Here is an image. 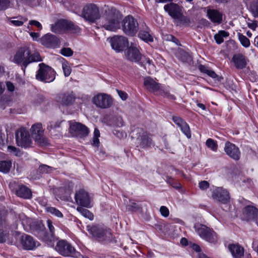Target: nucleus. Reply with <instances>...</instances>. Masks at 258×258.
Returning <instances> with one entry per match:
<instances>
[{
  "mask_svg": "<svg viewBox=\"0 0 258 258\" xmlns=\"http://www.w3.org/2000/svg\"><path fill=\"white\" fill-rule=\"evenodd\" d=\"M40 54L38 52L31 53L30 50L27 47L20 48L14 56L13 61L22 67L25 72V69L31 62L41 61Z\"/></svg>",
  "mask_w": 258,
  "mask_h": 258,
  "instance_id": "obj_1",
  "label": "nucleus"
},
{
  "mask_svg": "<svg viewBox=\"0 0 258 258\" xmlns=\"http://www.w3.org/2000/svg\"><path fill=\"white\" fill-rule=\"evenodd\" d=\"M121 17L119 13L111 9L106 12L101 20L102 26L106 30L115 31L120 28Z\"/></svg>",
  "mask_w": 258,
  "mask_h": 258,
  "instance_id": "obj_2",
  "label": "nucleus"
},
{
  "mask_svg": "<svg viewBox=\"0 0 258 258\" xmlns=\"http://www.w3.org/2000/svg\"><path fill=\"white\" fill-rule=\"evenodd\" d=\"M16 143L22 148L28 149L34 147V143L28 130L22 127L15 133Z\"/></svg>",
  "mask_w": 258,
  "mask_h": 258,
  "instance_id": "obj_3",
  "label": "nucleus"
},
{
  "mask_svg": "<svg viewBox=\"0 0 258 258\" xmlns=\"http://www.w3.org/2000/svg\"><path fill=\"white\" fill-rule=\"evenodd\" d=\"M88 229L92 236L98 240L101 241H109L112 238L111 230L102 225H93L88 226Z\"/></svg>",
  "mask_w": 258,
  "mask_h": 258,
  "instance_id": "obj_4",
  "label": "nucleus"
},
{
  "mask_svg": "<svg viewBox=\"0 0 258 258\" xmlns=\"http://www.w3.org/2000/svg\"><path fill=\"white\" fill-rule=\"evenodd\" d=\"M55 249L63 256L83 258V256L81 253L77 251L69 242L65 240H59L56 243Z\"/></svg>",
  "mask_w": 258,
  "mask_h": 258,
  "instance_id": "obj_5",
  "label": "nucleus"
},
{
  "mask_svg": "<svg viewBox=\"0 0 258 258\" xmlns=\"http://www.w3.org/2000/svg\"><path fill=\"white\" fill-rule=\"evenodd\" d=\"M195 231L203 239L210 243H215L218 240L216 232L205 225L197 223L194 226Z\"/></svg>",
  "mask_w": 258,
  "mask_h": 258,
  "instance_id": "obj_6",
  "label": "nucleus"
},
{
  "mask_svg": "<svg viewBox=\"0 0 258 258\" xmlns=\"http://www.w3.org/2000/svg\"><path fill=\"white\" fill-rule=\"evenodd\" d=\"M39 69L36 75V78L38 80L46 83L52 82L55 78V71L48 66L44 63L39 64Z\"/></svg>",
  "mask_w": 258,
  "mask_h": 258,
  "instance_id": "obj_7",
  "label": "nucleus"
},
{
  "mask_svg": "<svg viewBox=\"0 0 258 258\" xmlns=\"http://www.w3.org/2000/svg\"><path fill=\"white\" fill-rule=\"evenodd\" d=\"M123 32L128 36H135L139 30V24L137 20L132 16L125 17L121 23Z\"/></svg>",
  "mask_w": 258,
  "mask_h": 258,
  "instance_id": "obj_8",
  "label": "nucleus"
},
{
  "mask_svg": "<svg viewBox=\"0 0 258 258\" xmlns=\"http://www.w3.org/2000/svg\"><path fill=\"white\" fill-rule=\"evenodd\" d=\"M81 16L86 21L93 23L100 17L99 9L95 4H88L83 8Z\"/></svg>",
  "mask_w": 258,
  "mask_h": 258,
  "instance_id": "obj_9",
  "label": "nucleus"
},
{
  "mask_svg": "<svg viewBox=\"0 0 258 258\" xmlns=\"http://www.w3.org/2000/svg\"><path fill=\"white\" fill-rule=\"evenodd\" d=\"M92 101L97 107L102 109L109 108L112 104V98L105 93H99L95 95Z\"/></svg>",
  "mask_w": 258,
  "mask_h": 258,
  "instance_id": "obj_10",
  "label": "nucleus"
},
{
  "mask_svg": "<svg viewBox=\"0 0 258 258\" xmlns=\"http://www.w3.org/2000/svg\"><path fill=\"white\" fill-rule=\"evenodd\" d=\"M70 132L74 136L83 138L88 136L89 129L86 126L81 123L70 122Z\"/></svg>",
  "mask_w": 258,
  "mask_h": 258,
  "instance_id": "obj_11",
  "label": "nucleus"
},
{
  "mask_svg": "<svg viewBox=\"0 0 258 258\" xmlns=\"http://www.w3.org/2000/svg\"><path fill=\"white\" fill-rule=\"evenodd\" d=\"M75 199L77 204L86 208H90L91 199L88 192L84 189H80L76 192Z\"/></svg>",
  "mask_w": 258,
  "mask_h": 258,
  "instance_id": "obj_12",
  "label": "nucleus"
},
{
  "mask_svg": "<svg viewBox=\"0 0 258 258\" xmlns=\"http://www.w3.org/2000/svg\"><path fill=\"white\" fill-rule=\"evenodd\" d=\"M112 49L116 52L122 51L128 44L127 39L123 36H114L110 39Z\"/></svg>",
  "mask_w": 258,
  "mask_h": 258,
  "instance_id": "obj_13",
  "label": "nucleus"
},
{
  "mask_svg": "<svg viewBox=\"0 0 258 258\" xmlns=\"http://www.w3.org/2000/svg\"><path fill=\"white\" fill-rule=\"evenodd\" d=\"M212 197L215 200L226 204L229 202L230 196L228 191L222 187H216L212 190Z\"/></svg>",
  "mask_w": 258,
  "mask_h": 258,
  "instance_id": "obj_14",
  "label": "nucleus"
},
{
  "mask_svg": "<svg viewBox=\"0 0 258 258\" xmlns=\"http://www.w3.org/2000/svg\"><path fill=\"white\" fill-rule=\"evenodd\" d=\"M76 97L73 92H63L58 94L56 97V101L60 105L63 106H70L75 101Z\"/></svg>",
  "mask_w": 258,
  "mask_h": 258,
  "instance_id": "obj_15",
  "label": "nucleus"
},
{
  "mask_svg": "<svg viewBox=\"0 0 258 258\" xmlns=\"http://www.w3.org/2000/svg\"><path fill=\"white\" fill-rule=\"evenodd\" d=\"M20 243L22 248L25 250H33L37 247L40 243L34 238L27 234H24L21 237Z\"/></svg>",
  "mask_w": 258,
  "mask_h": 258,
  "instance_id": "obj_16",
  "label": "nucleus"
},
{
  "mask_svg": "<svg viewBox=\"0 0 258 258\" xmlns=\"http://www.w3.org/2000/svg\"><path fill=\"white\" fill-rule=\"evenodd\" d=\"M32 232L39 238L46 243V230L44 225L41 221H35L31 226Z\"/></svg>",
  "mask_w": 258,
  "mask_h": 258,
  "instance_id": "obj_17",
  "label": "nucleus"
},
{
  "mask_svg": "<svg viewBox=\"0 0 258 258\" xmlns=\"http://www.w3.org/2000/svg\"><path fill=\"white\" fill-rule=\"evenodd\" d=\"M136 144L138 147L147 149L153 145V142L150 135L146 132H144L137 138Z\"/></svg>",
  "mask_w": 258,
  "mask_h": 258,
  "instance_id": "obj_18",
  "label": "nucleus"
},
{
  "mask_svg": "<svg viewBox=\"0 0 258 258\" xmlns=\"http://www.w3.org/2000/svg\"><path fill=\"white\" fill-rule=\"evenodd\" d=\"M124 55L126 59L133 62H138L142 58L138 48L132 45L124 51Z\"/></svg>",
  "mask_w": 258,
  "mask_h": 258,
  "instance_id": "obj_19",
  "label": "nucleus"
},
{
  "mask_svg": "<svg viewBox=\"0 0 258 258\" xmlns=\"http://www.w3.org/2000/svg\"><path fill=\"white\" fill-rule=\"evenodd\" d=\"M224 151L226 154L235 160L240 158V152L239 148L230 142H226L224 147Z\"/></svg>",
  "mask_w": 258,
  "mask_h": 258,
  "instance_id": "obj_20",
  "label": "nucleus"
},
{
  "mask_svg": "<svg viewBox=\"0 0 258 258\" xmlns=\"http://www.w3.org/2000/svg\"><path fill=\"white\" fill-rule=\"evenodd\" d=\"M49 232L46 231V243L50 246H54V242L57 240L58 238L54 234L55 228L52 224V222L50 220L46 221Z\"/></svg>",
  "mask_w": 258,
  "mask_h": 258,
  "instance_id": "obj_21",
  "label": "nucleus"
},
{
  "mask_svg": "<svg viewBox=\"0 0 258 258\" xmlns=\"http://www.w3.org/2000/svg\"><path fill=\"white\" fill-rule=\"evenodd\" d=\"M42 45L47 47H56L59 45V41L57 37L52 34H47L41 38Z\"/></svg>",
  "mask_w": 258,
  "mask_h": 258,
  "instance_id": "obj_22",
  "label": "nucleus"
},
{
  "mask_svg": "<svg viewBox=\"0 0 258 258\" xmlns=\"http://www.w3.org/2000/svg\"><path fill=\"white\" fill-rule=\"evenodd\" d=\"M164 10L174 19L178 18L181 12L180 7L177 4L172 2L165 5L164 6Z\"/></svg>",
  "mask_w": 258,
  "mask_h": 258,
  "instance_id": "obj_23",
  "label": "nucleus"
},
{
  "mask_svg": "<svg viewBox=\"0 0 258 258\" xmlns=\"http://www.w3.org/2000/svg\"><path fill=\"white\" fill-rule=\"evenodd\" d=\"M207 17L214 23L219 24L222 21V14L218 10L208 9L207 11Z\"/></svg>",
  "mask_w": 258,
  "mask_h": 258,
  "instance_id": "obj_24",
  "label": "nucleus"
},
{
  "mask_svg": "<svg viewBox=\"0 0 258 258\" xmlns=\"http://www.w3.org/2000/svg\"><path fill=\"white\" fill-rule=\"evenodd\" d=\"M231 61L234 66L238 69H242L246 65V59L245 56L242 54H236L233 56Z\"/></svg>",
  "mask_w": 258,
  "mask_h": 258,
  "instance_id": "obj_25",
  "label": "nucleus"
},
{
  "mask_svg": "<svg viewBox=\"0 0 258 258\" xmlns=\"http://www.w3.org/2000/svg\"><path fill=\"white\" fill-rule=\"evenodd\" d=\"M228 248L234 258H241L244 255V249L239 244H230Z\"/></svg>",
  "mask_w": 258,
  "mask_h": 258,
  "instance_id": "obj_26",
  "label": "nucleus"
},
{
  "mask_svg": "<svg viewBox=\"0 0 258 258\" xmlns=\"http://www.w3.org/2000/svg\"><path fill=\"white\" fill-rule=\"evenodd\" d=\"M258 210L253 206H248L244 208L243 214L245 218L248 220L254 219L257 215Z\"/></svg>",
  "mask_w": 258,
  "mask_h": 258,
  "instance_id": "obj_27",
  "label": "nucleus"
},
{
  "mask_svg": "<svg viewBox=\"0 0 258 258\" xmlns=\"http://www.w3.org/2000/svg\"><path fill=\"white\" fill-rule=\"evenodd\" d=\"M17 195L25 199H29L32 197V192L30 189L25 185H20L16 191Z\"/></svg>",
  "mask_w": 258,
  "mask_h": 258,
  "instance_id": "obj_28",
  "label": "nucleus"
},
{
  "mask_svg": "<svg viewBox=\"0 0 258 258\" xmlns=\"http://www.w3.org/2000/svg\"><path fill=\"white\" fill-rule=\"evenodd\" d=\"M144 85L150 91H156L160 88V84L151 77H147L144 80Z\"/></svg>",
  "mask_w": 258,
  "mask_h": 258,
  "instance_id": "obj_29",
  "label": "nucleus"
},
{
  "mask_svg": "<svg viewBox=\"0 0 258 258\" xmlns=\"http://www.w3.org/2000/svg\"><path fill=\"white\" fill-rule=\"evenodd\" d=\"M66 20H60L54 24L51 25V30L54 33H58L61 30H65Z\"/></svg>",
  "mask_w": 258,
  "mask_h": 258,
  "instance_id": "obj_30",
  "label": "nucleus"
},
{
  "mask_svg": "<svg viewBox=\"0 0 258 258\" xmlns=\"http://www.w3.org/2000/svg\"><path fill=\"white\" fill-rule=\"evenodd\" d=\"M65 30L72 33H78L81 31V28L71 21L66 20Z\"/></svg>",
  "mask_w": 258,
  "mask_h": 258,
  "instance_id": "obj_31",
  "label": "nucleus"
},
{
  "mask_svg": "<svg viewBox=\"0 0 258 258\" xmlns=\"http://www.w3.org/2000/svg\"><path fill=\"white\" fill-rule=\"evenodd\" d=\"M30 131L32 136L35 138L36 135H41L43 134V130L42 129V125L40 123H37L34 124L30 128Z\"/></svg>",
  "mask_w": 258,
  "mask_h": 258,
  "instance_id": "obj_32",
  "label": "nucleus"
},
{
  "mask_svg": "<svg viewBox=\"0 0 258 258\" xmlns=\"http://www.w3.org/2000/svg\"><path fill=\"white\" fill-rule=\"evenodd\" d=\"M139 37L145 41L152 42L153 41V37L150 35L148 28H146L145 30H141L138 34Z\"/></svg>",
  "mask_w": 258,
  "mask_h": 258,
  "instance_id": "obj_33",
  "label": "nucleus"
},
{
  "mask_svg": "<svg viewBox=\"0 0 258 258\" xmlns=\"http://www.w3.org/2000/svg\"><path fill=\"white\" fill-rule=\"evenodd\" d=\"M229 35V33L228 32L220 30L214 35V39L217 44H220L224 41L223 38L228 37Z\"/></svg>",
  "mask_w": 258,
  "mask_h": 258,
  "instance_id": "obj_34",
  "label": "nucleus"
},
{
  "mask_svg": "<svg viewBox=\"0 0 258 258\" xmlns=\"http://www.w3.org/2000/svg\"><path fill=\"white\" fill-rule=\"evenodd\" d=\"M12 166V162L10 160L0 161V171L6 173L9 172Z\"/></svg>",
  "mask_w": 258,
  "mask_h": 258,
  "instance_id": "obj_35",
  "label": "nucleus"
},
{
  "mask_svg": "<svg viewBox=\"0 0 258 258\" xmlns=\"http://www.w3.org/2000/svg\"><path fill=\"white\" fill-rule=\"evenodd\" d=\"M77 210L84 217L93 220L94 216L88 210L83 208L82 206H78Z\"/></svg>",
  "mask_w": 258,
  "mask_h": 258,
  "instance_id": "obj_36",
  "label": "nucleus"
},
{
  "mask_svg": "<svg viewBox=\"0 0 258 258\" xmlns=\"http://www.w3.org/2000/svg\"><path fill=\"white\" fill-rule=\"evenodd\" d=\"M34 140L35 142L41 146H46L49 143L48 139L44 137L43 134L35 136Z\"/></svg>",
  "mask_w": 258,
  "mask_h": 258,
  "instance_id": "obj_37",
  "label": "nucleus"
},
{
  "mask_svg": "<svg viewBox=\"0 0 258 258\" xmlns=\"http://www.w3.org/2000/svg\"><path fill=\"white\" fill-rule=\"evenodd\" d=\"M238 37L239 41L243 46L245 47H249L250 45V41L245 36L243 35L241 33H238Z\"/></svg>",
  "mask_w": 258,
  "mask_h": 258,
  "instance_id": "obj_38",
  "label": "nucleus"
},
{
  "mask_svg": "<svg viewBox=\"0 0 258 258\" xmlns=\"http://www.w3.org/2000/svg\"><path fill=\"white\" fill-rule=\"evenodd\" d=\"M179 57L183 62H190L192 61L191 55L188 53L183 51L180 52Z\"/></svg>",
  "mask_w": 258,
  "mask_h": 258,
  "instance_id": "obj_39",
  "label": "nucleus"
},
{
  "mask_svg": "<svg viewBox=\"0 0 258 258\" xmlns=\"http://www.w3.org/2000/svg\"><path fill=\"white\" fill-rule=\"evenodd\" d=\"M175 20H178L181 24L184 25L185 26H188L190 24L189 18L183 15L181 12L180 13V15L178 16V18H176Z\"/></svg>",
  "mask_w": 258,
  "mask_h": 258,
  "instance_id": "obj_40",
  "label": "nucleus"
},
{
  "mask_svg": "<svg viewBox=\"0 0 258 258\" xmlns=\"http://www.w3.org/2000/svg\"><path fill=\"white\" fill-rule=\"evenodd\" d=\"M46 211L48 213L56 216L57 217L62 218L63 217V214H62V213L54 207H47L46 208Z\"/></svg>",
  "mask_w": 258,
  "mask_h": 258,
  "instance_id": "obj_41",
  "label": "nucleus"
},
{
  "mask_svg": "<svg viewBox=\"0 0 258 258\" xmlns=\"http://www.w3.org/2000/svg\"><path fill=\"white\" fill-rule=\"evenodd\" d=\"M206 146L213 151H216L218 149L217 142L212 139H208L206 142Z\"/></svg>",
  "mask_w": 258,
  "mask_h": 258,
  "instance_id": "obj_42",
  "label": "nucleus"
},
{
  "mask_svg": "<svg viewBox=\"0 0 258 258\" xmlns=\"http://www.w3.org/2000/svg\"><path fill=\"white\" fill-rule=\"evenodd\" d=\"M173 121L180 127V130L182 128V126L186 123V122L182 119L180 117L177 116H173L172 117Z\"/></svg>",
  "mask_w": 258,
  "mask_h": 258,
  "instance_id": "obj_43",
  "label": "nucleus"
},
{
  "mask_svg": "<svg viewBox=\"0 0 258 258\" xmlns=\"http://www.w3.org/2000/svg\"><path fill=\"white\" fill-rule=\"evenodd\" d=\"M166 180L168 183H169L173 187H174L176 189H179V188H181V184L178 183L177 181L174 180L171 177L167 176Z\"/></svg>",
  "mask_w": 258,
  "mask_h": 258,
  "instance_id": "obj_44",
  "label": "nucleus"
},
{
  "mask_svg": "<svg viewBox=\"0 0 258 258\" xmlns=\"http://www.w3.org/2000/svg\"><path fill=\"white\" fill-rule=\"evenodd\" d=\"M8 151L10 154L16 156H20L22 154L20 150L13 146H8Z\"/></svg>",
  "mask_w": 258,
  "mask_h": 258,
  "instance_id": "obj_45",
  "label": "nucleus"
},
{
  "mask_svg": "<svg viewBox=\"0 0 258 258\" xmlns=\"http://www.w3.org/2000/svg\"><path fill=\"white\" fill-rule=\"evenodd\" d=\"M53 168L46 165H42L39 166V170L42 173H48L51 172Z\"/></svg>",
  "mask_w": 258,
  "mask_h": 258,
  "instance_id": "obj_46",
  "label": "nucleus"
},
{
  "mask_svg": "<svg viewBox=\"0 0 258 258\" xmlns=\"http://www.w3.org/2000/svg\"><path fill=\"white\" fill-rule=\"evenodd\" d=\"M181 132L186 136L188 139L191 138V132L188 124L186 123L181 129Z\"/></svg>",
  "mask_w": 258,
  "mask_h": 258,
  "instance_id": "obj_47",
  "label": "nucleus"
},
{
  "mask_svg": "<svg viewBox=\"0 0 258 258\" xmlns=\"http://www.w3.org/2000/svg\"><path fill=\"white\" fill-rule=\"evenodd\" d=\"M62 68L63 71L64 75L66 77H68L70 76L71 73V69L70 67L68 65L67 62L63 63L62 64Z\"/></svg>",
  "mask_w": 258,
  "mask_h": 258,
  "instance_id": "obj_48",
  "label": "nucleus"
},
{
  "mask_svg": "<svg viewBox=\"0 0 258 258\" xmlns=\"http://www.w3.org/2000/svg\"><path fill=\"white\" fill-rule=\"evenodd\" d=\"M60 53L65 56H71L73 54V51L70 48L64 47L61 49Z\"/></svg>",
  "mask_w": 258,
  "mask_h": 258,
  "instance_id": "obj_49",
  "label": "nucleus"
},
{
  "mask_svg": "<svg viewBox=\"0 0 258 258\" xmlns=\"http://www.w3.org/2000/svg\"><path fill=\"white\" fill-rule=\"evenodd\" d=\"M127 207L129 210L133 211H140L142 209V208L140 206L133 202H130V205H128Z\"/></svg>",
  "mask_w": 258,
  "mask_h": 258,
  "instance_id": "obj_50",
  "label": "nucleus"
},
{
  "mask_svg": "<svg viewBox=\"0 0 258 258\" xmlns=\"http://www.w3.org/2000/svg\"><path fill=\"white\" fill-rule=\"evenodd\" d=\"M9 0H0V11L8 9L10 6Z\"/></svg>",
  "mask_w": 258,
  "mask_h": 258,
  "instance_id": "obj_51",
  "label": "nucleus"
},
{
  "mask_svg": "<svg viewBox=\"0 0 258 258\" xmlns=\"http://www.w3.org/2000/svg\"><path fill=\"white\" fill-rule=\"evenodd\" d=\"M34 222L32 221V220L30 218L26 217L25 219H23L22 220V224L24 226L29 227L31 229V226L32 225V223Z\"/></svg>",
  "mask_w": 258,
  "mask_h": 258,
  "instance_id": "obj_52",
  "label": "nucleus"
},
{
  "mask_svg": "<svg viewBox=\"0 0 258 258\" xmlns=\"http://www.w3.org/2000/svg\"><path fill=\"white\" fill-rule=\"evenodd\" d=\"M160 212L162 216L167 217L169 215V211L168 209L164 206H162L160 208Z\"/></svg>",
  "mask_w": 258,
  "mask_h": 258,
  "instance_id": "obj_53",
  "label": "nucleus"
},
{
  "mask_svg": "<svg viewBox=\"0 0 258 258\" xmlns=\"http://www.w3.org/2000/svg\"><path fill=\"white\" fill-rule=\"evenodd\" d=\"M209 76L211 77L213 79H216L219 82L221 81V80L222 79L221 77H219L214 71L210 70L208 71L207 74Z\"/></svg>",
  "mask_w": 258,
  "mask_h": 258,
  "instance_id": "obj_54",
  "label": "nucleus"
},
{
  "mask_svg": "<svg viewBox=\"0 0 258 258\" xmlns=\"http://www.w3.org/2000/svg\"><path fill=\"white\" fill-rule=\"evenodd\" d=\"M200 188L202 190H205L209 188V183L208 181L204 180L201 181L199 184Z\"/></svg>",
  "mask_w": 258,
  "mask_h": 258,
  "instance_id": "obj_55",
  "label": "nucleus"
},
{
  "mask_svg": "<svg viewBox=\"0 0 258 258\" xmlns=\"http://www.w3.org/2000/svg\"><path fill=\"white\" fill-rule=\"evenodd\" d=\"M161 95L164 97H165L169 99L175 100V97L173 95L171 94L168 91L163 90L161 93Z\"/></svg>",
  "mask_w": 258,
  "mask_h": 258,
  "instance_id": "obj_56",
  "label": "nucleus"
},
{
  "mask_svg": "<svg viewBox=\"0 0 258 258\" xmlns=\"http://www.w3.org/2000/svg\"><path fill=\"white\" fill-rule=\"evenodd\" d=\"M247 26L251 29L254 30L258 27V22L256 21L247 23Z\"/></svg>",
  "mask_w": 258,
  "mask_h": 258,
  "instance_id": "obj_57",
  "label": "nucleus"
},
{
  "mask_svg": "<svg viewBox=\"0 0 258 258\" xmlns=\"http://www.w3.org/2000/svg\"><path fill=\"white\" fill-rule=\"evenodd\" d=\"M29 24L30 25H33L37 27L39 30H41L42 28L41 24L37 21L31 20L29 21Z\"/></svg>",
  "mask_w": 258,
  "mask_h": 258,
  "instance_id": "obj_58",
  "label": "nucleus"
},
{
  "mask_svg": "<svg viewBox=\"0 0 258 258\" xmlns=\"http://www.w3.org/2000/svg\"><path fill=\"white\" fill-rule=\"evenodd\" d=\"M117 92L122 100H125L127 99V94L125 92L118 90H117Z\"/></svg>",
  "mask_w": 258,
  "mask_h": 258,
  "instance_id": "obj_59",
  "label": "nucleus"
},
{
  "mask_svg": "<svg viewBox=\"0 0 258 258\" xmlns=\"http://www.w3.org/2000/svg\"><path fill=\"white\" fill-rule=\"evenodd\" d=\"M7 238V233L4 231L0 230V243H3L6 241Z\"/></svg>",
  "mask_w": 258,
  "mask_h": 258,
  "instance_id": "obj_60",
  "label": "nucleus"
},
{
  "mask_svg": "<svg viewBox=\"0 0 258 258\" xmlns=\"http://www.w3.org/2000/svg\"><path fill=\"white\" fill-rule=\"evenodd\" d=\"M58 191L59 192H64L66 196H60L59 198L61 200H65L67 196L69 194V191L68 190H66L63 187H60L58 189Z\"/></svg>",
  "mask_w": 258,
  "mask_h": 258,
  "instance_id": "obj_61",
  "label": "nucleus"
},
{
  "mask_svg": "<svg viewBox=\"0 0 258 258\" xmlns=\"http://www.w3.org/2000/svg\"><path fill=\"white\" fill-rule=\"evenodd\" d=\"M20 2L22 3L33 6L36 5V0H20Z\"/></svg>",
  "mask_w": 258,
  "mask_h": 258,
  "instance_id": "obj_62",
  "label": "nucleus"
},
{
  "mask_svg": "<svg viewBox=\"0 0 258 258\" xmlns=\"http://www.w3.org/2000/svg\"><path fill=\"white\" fill-rule=\"evenodd\" d=\"M153 61L152 60H150L148 57H144L143 59H142V61L141 62V63L142 65L145 66L147 64H148L149 65H151L152 64Z\"/></svg>",
  "mask_w": 258,
  "mask_h": 258,
  "instance_id": "obj_63",
  "label": "nucleus"
},
{
  "mask_svg": "<svg viewBox=\"0 0 258 258\" xmlns=\"http://www.w3.org/2000/svg\"><path fill=\"white\" fill-rule=\"evenodd\" d=\"M7 89L10 92H13L15 90V86L11 82H7Z\"/></svg>",
  "mask_w": 258,
  "mask_h": 258,
  "instance_id": "obj_64",
  "label": "nucleus"
}]
</instances>
